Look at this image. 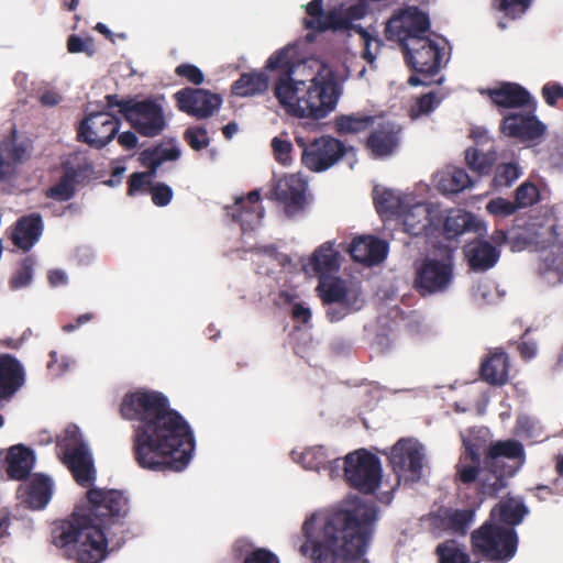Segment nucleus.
<instances>
[{"instance_id": "obj_22", "label": "nucleus", "mask_w": 563, "mask_h": 563, "mask_svg": "<svg viewBox=\"0 0 563 563\" xmlns=\"http://www.w3.org/2000/svg\"><path fill=\"white\" fill-rule=\"evenodd\" d=\"M24 382L25 371L21 362L9 353H0V402L11 400Z\"/></svg>"}, {"instance_id": "obj_1", "label": "nucleus", "mask_w": 563, "mask_h": 563, "mask_svg": "<svg viewBox=\"0 0 563 563\" xmlns=\"http://www.w3.org/2000/svg\"><path fill=\"white\" fill-rule=\"evenodd\" d=\"M120 416L133 424L132 453L144 470L180 472L195 451L194 432L161 391L136 389L124 395Z\"/></svg>"}, {"instance_id": "obj_21", "label": "nucleus", "mask_w": 563, "mask_h": 563, "mask_svg": "<svg viewBox=\"0 0 563 563\" xmlns=\"http://www.w3.org/2000/svg\"><path fill=\"white\" fill-rule=\"evenodd\" d=\"M274 198L284 205L285 213L294 217L306 206V184L296 176L279 180L273 190Z\"/></svg>"}, {"instance_id": "obj_46", "label": "nucleus", "mask_w": 563, "mask_h": 563, "mask_svg": "<svg viewBox=\"0 0 563 563\" xmlns=\"http://www.w3.org/2000/svg\"><path fill=\"white\" fill-rule=\"evenodd\" d=\"M271 147L273 156L278 164L283 166L291 165L294 161V146L289 140L285 139L283 135L275 136L271 142Z\"/></svg>"}, {"instance_id": "obj_9", "label": "nucleus", "mask_w": 563, "mask_h": 563, "mask_svg": "<svg viewBox=\"0 0 563 563\" xmlns=\"http://www.w3.org/2000/svg\"><path fill=\"white\" fill-rule=\"evenodd\" d=\"M58 446L63 450V462L76 483L82 487L89 486L95 481L93 461L77 426L66 428Z\"/></svg>"}, {"instance_id": "obj_37", "label": "nucleus", "mask_w": 563, "mask_h": 563, "mask_svg": "<svg viewBox=\"0 0 563 563\" xmlns=\"http://www.w3.org/2000/svg\"><path fill=\"white\" fill-rule=\"evenodd\" d=\"M528 514L527 507L522 503L514 500L500 501L490 512L493 519L499 520L509 526L519 525Z\"/></svg>"}, {"instance_id": "obj_53", "label": "nucleus", "mask_w": 563, "mask_h": 563, "mask_svg": "<svg viewBox=\"0 0 563 563\" xmlns=\"http://www.w3.org/2000/svg\"><path fill=\"white\" fill-rule=\"evenodd\" d=\"M518 209L515 202L501 197L494 198L488 201L486 210L493 216L509 217Z\"/></svg>"}, {"instance_id": "obj_23", "label": "nucleus", "mask_w": 563, "mask_h": 563, "mask_svg": "<svg viewBox=\"0 0 563 563\" xmlns=\"http://www.w3.org/2000/svg\"><path fill=\"white\" fill-rule=\"evenodd\" d=\"M510 360L503 347H495L482 361L479 373L490 386H504L509 380Z\"/></svg>"}, {"instance_id": "obj_26", "label": "nucleus", "mask_w": 563, "mask_h": 563, "mask_svg": "<svg viewBox=\"0 0 563 563\" xmlns=\"http://www.w3.org/2000/svg\"><path fill=\"white\" fill-rule=\"evenodd\" d=\"M464 257L474 272H486L499 260L500 252L488 241L476 239L463 247Z\"/></svg>"}, {"instance_id": "obj_16", "label": "nucleus", "mask_w": 563, "mask_h": 563, "mask_svg": "<svg viewBox=\"0 0 563 563\" xmlns=\"http://www.w3.org/2000/svg\"><path fill=\"white\" fill-rule=\"evenodd\" d=\"M174 98L179 111L199 120L211 117L222 103L220 95L201 88H183Z\"/></svg>"}, {"instance_id": "obj_33", "label": "nucleus", "mask_w": 563, "mask_h": 563, "mask_svg": "<svg viewBox=\"0 0 563 563\" xmlns=\"http://www.w3.org/2000/svg\"><path fill=\"white\" fill-rule=\"evenodd\" d=\"M340 254L333 244L327 242L319 246L310 257L309 265L318 275L336 272L340 268Z\"/></svg>"}, {"instance_id": "obj_38", "label": "nucleus", "mask_w": 563, "mask_h": 563, "mask_svg": "<svg viewBox=\"0 0 563 563\" xmlns=\"http://www.w3.org/2000/svg\"><path fill=\"white\" fill-rule=\"evenodd\" d=\"M77 173L75 169L69 168L66 169L65 173L59 178L58 183L52 187H49L45 191V196L47 198L57 200V201H67L75 196V184H76Z\"/></svg>"}, {"instance_id": "obj_42", "label": "nucleus", "mask_w": 563, "mask_h": 563, "mask_svg": "<svg viewBox=\"0 0 563 563\" xmlns=\"http://www.w3.org/2000/svg\"><path fill=\"white\" fill-rule=\"evenodd\" d=\"M522 174L517 162L500 163L495 168L493 183L495 187H510Z\"/></svg>"}, {"instance_id": "obj_34", "label": "nucleus", "mask_w": 563, "mask_h": 563, "mask_svg": "<svg viewBox=\"0 0 563 563\" xmlns=\"http://www.w3.org/2000/svg\"><path fill=\"white\" fill-rule=\"evenodd\" d=\"M317 289L324 305L342 303L353 299L345 282L339 277L321 279Z\"/></svg>"}, {"instance_id": "obj_8", "label": "nucleus", "mask_w": 563, "mask_h": 563, "mask_svg": "<svg viewBox=\"0 0 563 563\" xmlns=\"http://www.w3.org/2000/svg\"><path fill=\"white\" fill-rule=\"evenodd\" d=\"M472 544L487 561L504 563L516 554L518 538L511 528L485 523L473 532Z\"/></svg>"}, {"instance_id": "obj_17", "label": "nucleus", "mask_w": 563, "mask_h": 563, "mask_svg": "<svg viewBox=\"0 0 563 563\" xmlns=\"http://www.w3.org/2000/svg\"><path fill=\"white\" fill-rule=\"evenodd\" d=\"M530 110L529 113L512 112L501 120L500 131L505 135L523 143L539 144L547 132V126Z\"/></svg>"}, {"instance_id": "obj_29", "label": "nucleus", "mask_w": 563, "mask_h": 563, "mask_svg": "<svg viewBox=\"0 0 563 563\" xmlns=\"http://www.w3.org/2000/svg\"><path fill=\"white\" fill-rule=\"evenodd\" d=\"M421 522L435 537L446 531H457V509L440 507L421 518Z\"/></svg>"}, {"instance_id": "obj_7", "label": "nucleus", "mask_w": 563, "mask_h": 563, "mask_svg": "<svg viewBox=\"0 0 563 563\" xmlns=\"http://www.w3.org/2000/svg\"><path fill=\"white\" fill-rule=\"evenodd\" d=\"M442 211L433 203H417L404 214L405 231L410 235H442L446 240L457 238V217Z\"/></svg>"}, {"instance_id": "obj_24", "label": "nucleus", "mask_w": 563, "mask_h": 563, "mask_svg": "<svg viewBox=\"0 0 563 563\" xmlns=\"http://www.w3.org/2000/svg\"><path fill=\"white\" fill-rule=\"evenodd\" d=\"M349 253L353 261L373 266L386 258L388 244L371 235L357 236L350 244Z\"/></svg>"}, {"instance_id": "obj_11", "label": "nucleus", "mask_w": 563, "mask_h": 563, "mask_svg": "<svg viewBox=\"0 0 563 563\" xmlns=\"http://www.w3.org/2000/svg\"><path fill=\"white\" fill-rule=\"evenodd\" d=\"M123 118L139 134L145 137H155L166 128L163 106L154 98L136 100L129 106L126 103Z\"/></svg>"}, {"instance_id": "obj_28", "label": "nucleus", "mask_w": 563, "mask_h": 563, "mask_svg": "<svg viewBox=\"0 0 563 563\" xmlns=\"http://www.w3.org/2000/svg\"><path fill=\"white\" fill-rule=\"evenodd\" d=\"M525 455L523 445L517 440H505L492 443L484 457V464L492 472H496L495 467L500 457L508 460H519Z\"/></svg>"}, {"instance_id": "obj_48", "label": "nucleus", "mask_w": 563, "mask_h": 563, "mask_svg": "<svg viewBox=\"0 0 563 563\" xmlns=\"http://www.w3.org/2000/svg\"><path fill=\"white\" fill-rule=\"evenodd\" d=\"M441 100L442 98L433 91L422 95L416 100L415 104L411 107V118L415 119L420 115L430 113L440 104Z\"/></svg>"}, {"instance_id": "obj_20", "label": "nucleus", "mask_w": 563, "mask_h": 563, "mask_svg": "<svg viewBox=\"0 0 563 563\" xmlns=\"http://www.w3.org/2000/svg\"><path fill=\"white\" fill-rule=\"evenodd\" d=\"M490 101L498 108L518 109L528 107L531 111L536 110L537 102L530 92L516 82H501L498 87L482 90Z\"/></svg>"}, {"instance_id": "obj_58", "label": "nucleus", "mask_w": 563, "mask_h": 563, "mask_svg": "<svg viewBox=\"0 0 563 563\" xmlns=\"http://www.w3.org/2000/svg\"><path fill=\"white\" fill-rule=\"evenodd\" d=\"M435 553L439 563H457V541L451 539L440 543Z\"/></svg>"}, {"instance_id": "obj_51", "label": "nucleus", "mask_w": 563, "mask_h": 563, "mask_svg": "<svg viewBox=\"0 0 563 563\" xmlns=\"http://www.w3.org/2000/svg\"><path fill=\"white\" fill-rule=\"evenodd\" d=\"M184 140L195 151H201L210 144L208 131L205 126L188 128L184 132Z\"/></svg>"}, {"instance_id": "obj_50", "label": "nucleus", "mask_w": 563, "mask_h": 563, "mask_svg": "<svg viewBox=\"0 0 563 563\" xmlns=\"http://www.w3.org/2000/svg\"><path fill=\"white\" fill-rule=\"evenodd\" d=\"M460 220H462V223L460 224V235L465 232H474L478 238H484L486 235V224L479 217L471 212L460 210Z\"/></svg>"}, {"instance_id": "obj_31", "label": "nucleus", "mask_w": 563, "mask_h": 563, "mask_svg": "<svg viewBox=\"0 0 563 563\" xmlns=\"http://www.w3.org/2000/svg\"><path fill=\"white\" fill-rule=\"evenodd\" d=\"M497 161L495 146L487 148L470 147L465 151V163L478 177L488 175Z\"/></svg>"}, {"instance_id": "obj_25", "label": "nucleus", "mask_w": 563, "mask_h": 563, "mask_svg": "<svg viewBox=\"0 0 563 563\" xmlns=\"http://www.w3.org/2000/svg\"><path fill=\"white\" fill-rule=\"evenodd\" d=\"M43 229L42 216L33 212L16 220L12 227L10 239L18 249L27 252L38 241Z\"/></svg>"}, {"instance_id": "obj_56", "label": "nucleus", "mask_w": 563, "mask_h": 563, "mask_svg": "<svg viewBox=\"0 0 563 563\" xmlns=\"http://www.w3.org/2000/svg\"><path fill=\"white\" fill-rule=\"evenodd\" d=\"M67 51L71 54L85 53L92 56L96 52L91 37L81 38L76 34H71L67 38Z\"/></svg>"}, {"instance_id": "obj_43", "label": "nucleus", "mask_w": 563, "mask_h": 563, "mask_svg": "<svg viewBox=\"0 0 563 563\" xmlns=\"http://www.w3.org/2000/svg\"><path fill=\"white\" fill-rule=\"evenodd\" d=\"M463 446L465 449L466 459L471 462H481V456L483 453L486 454L488 450L485 433L482 430L472 432L468 437L463 439Z\"/></svg>"}, {"instance_id": "obj_18", "label": "nucleus", "mask_w": 563, "mask_h": 563, "mask_svg": "<svg viewBox=\"0 0 563 563\" xmlns=\"http://www.w3.org/2000/svg\"><path fill=\"white\" fill-rule=\"evenodd\" d=\"M401 142V126L391 121L374 124L364 146L373 158H385L394 155Z\"/></svg>"}, {"instance_id": "obj_39", "label": "nucleus", "mask_w": 563, "mask_h": 563, "mask_svg": "<svg viewBox=\"0 0 563 563\" xmlns=\"http://www.w3.org/2000/svg\"><path fill=\"white\" fill-rule=\"evenodd\" d=\"M3 146L11 161L21 163L30 156L32 141L27 137L19 139L16 130L12 129Z\"/></svg>"}, {"instance_id": "obj_6", "label": "nucleus", "mask_w": 563, "mask_h": 563, "mask_svg": "<svg viewBox=\"0 0 563 563\" xmlns=\"http://www.w3.org/2000/svg\"><path fill=\"white\" fill-rule=\"evenodd\" d=\"M454 250L448 245L415 263L413 289L422 297L444 292L453 280Z\"/></svg>"}, {"instance_id": "obj_19", "label": "nucleus", "mask_w": 563, "mask_h": 563, "mask_svg": "<svg viewBox=\"0 0 563 563\" xmlns=\"http://www.w3.org/2000/svg\"><path fill=\"white\" fill-rule=\"evenodd\" d=\"M260 200V191L252 190L246 197H238L232 206H228L227 214L240 224L243 232L252 231L260 225L264 214Z\"/></svg>"}, {"instance_id": "obj_60", "label": "nucleus", "mask_w": 563, "mask_h": 563, "mask_svg": "<svg viewBox=\"0 0 563 563\" xmlns=\"http://www.w3.org/2000/svg\"><path fill=\"white\" fill-rule=\"evenodd\" d=\"M242 563H279L278 556L265 548H257L249 552Z\"/></svg>"}, {"instance_id": "obj_52", "label": "nucleus", "mask_w": 563, "mask_h": 563, "mask_svg": "<svg viewBox=\"0 0 563 563\" xmlns=\"http://www.w3.org/2000/svg\"><path fill=\"white\" fill-rule=\"evenodd\" d=\"M357 300V296H353V299L343 301L342 303L328 305L329 307L325 312L328 320L330 322L341 321L352 310H356L360 308L355 307Z\"/></svg>"}, {"instance_id": "obj_30", "label": "nucleus", "mask_w": 563, "mask_h": 563, "mask_svg": "<svg viewBox=\"0 0 563 563\" xmlns=\"http://www.w3.org/2000/svg\"><path fill=\"white\" fill-rule=\"evenodd\" d=\"M25 503L32 509L44 508L52 497V482L47 476L35 475L24 487Z\"/></svg>"}, {"instance_id": "obj_62", "label": "nucleus", "mask_w": 563, "mask_h": 563, "mask_svg": "<svg viewBox=\"0 0 563 563\" xmlns=\"http://www.w3.org/2000/svg\"><path fill=\"white\" fill-rule=\"evenodd\" d=\"M152 180L146 179V174L133 173L128 180V195L133 197L139 191H148Z\"/></svg>"}, {"instance_id": "obj_40", "label": "nucleus", "mask_w": 563, "mask_h": 563, "mask_svg": "<svg viewBox=\"0 0 563 563\" xmlns=\"http://www.w3.org/2000/svg\"><path fill=\"white\" fill-rule=\"evenodd\" d=\"M433 183L444 196L457 195V166L448 165L433 175Z\"/></svg>"}, {"instance_id": "obj_45", "label": "nucleus", "mask_w": 563, "mask_h": 563, "mask_svg": "<svg viewBox=\"0 0 563 563\" xmlns=\"http://www.w3.org/2000/svg\"><path fill=\"white\" fill-rule=\"evenodd\" d=\"M533 0H493V8L505 16L518 19L527 12Z\"/></svg>"}, {"instance_id": "obj_10", "label": "nucleus", "mask_w": 563, "mask_h": 563, "mask_svg": "<svg viewBox=\"0 0 563 563\" xmlns=\"http://www.w3.org/2000/svg\"><path fill=\"white\" fill-rule=\"evenodd\" d=\"M346 483L363 494H373L382 482L379 459L365 449L349 453L344 459Z\"/></svg>"}, {"instance_id": "obj_54", "label": "nucleus", "mask_w": 563, "mask_h": 563, "mask_svg": "<svg viewBox=\"0 0 563 563\" xmlns=\"http://www.w3.org/2000/svg\"><path fill=\"white\" fill-rule=\"evenodd\" d=\"M150 194L153 203L157 207H166L170 203L174 197L173 189L165 183H155L151 185Z\"/></svg>"}, {"instance_id": "obj_57", "label": "nucleus", "mask_w": 563, "mask_h": 563, "mask_svg": "<svg viewBox=\"0 0 563 563\" xmlns=\"http://www.w3.org/2000/svg\"><path fill=\"white\" fill-rule=\"evenodd\" d=\"M142 155L151 156L152 158L159 161V164L162 165L166 161H177L180 156V150L176 146H155L153 148L144 150Z\"/></svg>"}, {"instance_id": "obj_15", "label": "nucleus", "mask_w": 563, "mask_h": 563, "mask_svg": "<svg viewBox=\"0 0 563 563\" xmlns=\"http://www.w3.org/2000/svg\"><path fill=\"white\" fill-rule=\"evenodd\" d=\"M120 522H100L92 521L86 528L82 539L79 540L75 552L70 559L77 563H100L108 554V536L111 533L112 526H123Z\"/></svg>"}, {"instance_id": "obj_3", "label": "nucleus", "mask_w": 563, "mask_h": 563, "mask_svg": "<svg viewBox=\"0 0 563 563\" xmlns=\"http://www.w3.org/2000/svg\"><path fill=\"white\" fill-rule=\"evenodd\" d=\"M430 19L417 7L396 11L387 21L385 37L399 45L404 59L412 75L410 86L440 84L434 77L449 60L450 47L445 38L430 36Z\"/></svg>"}, {"instance_id": "obj_2", "label": "nucleus", "mask_w": 563, "mask_h": 563, "mask_svg": "<svg viewBox=\"0 0 563 563\" xmlns=\"http://www.w3.org/2000/svg\"><path fill=\"white\" fill-rule=\"evenodd\" d=\"M376 520L374 503L358 497L347 499L327 517L317 534L310 532V520L305 521L302 532L307 540L300 552L312 563L356 561L366 553Z\"/></svg>"}, {"instance_id": "obj_32", "label": "nucleus", "mask_w": 563, "mask_h": 563, "mask_svg": "<svg viewBox=\"0 0 563 563\" xmlns=\"http://www.w3.org/2000/svg\"><path fill=\"white\" fill-rule=\"evenodd\" d=\"M268 88V77L262 71L244 73L236 79L231 92L238 97H251L263 93Z\"/></svg>"}, {"instance_id": "obj_35", "label": "nucleus", "mask_w": 563, "mask_h": 563, "mask_svg": "<svg viewBox=\"0 0 563 563\" xmlns=\"http://www.w3.org/2000/svg\"><path fill=\"white\" fill-rule=\"evenodd\" d=\"M375 117L355 112L351 114H341L335 117L334 126L339 134H357L373 128Z\"/></svg>"}, {"instance_id": "obj_47", "label": "nucleus", "mask_w": 563, "mask_h": 563, "mask_svg": "<svg viewBox=\"0 0 563 563\" xmlns=\"http://www.w3.org/2000/svg\"><path fill=\"white\" fill-rule=\"evenodd\" d=\"M539 188L531 181L522 183L515 192V203L520 208H528L539 202Z\"/></svg>"}, {"instance_id": "obj_41", "label": "nucleus", "mask_w": 563, "mask_h": 563, "mask_svg": "<svg viewBox=\"0 0 563 563\" xmlns=\"http://www.w3.org/2000/svg\"><path fill=\"white\" fill-rule=\"evenodd\" d=\"M300 463L306 470L320 471L331 463L327 450L322 445L306 449L300 455Z\"/></svg>"}, {"instance_id": "obj_55", "label": "nucleus", "mask_w": 563, "mask_h": 563, "mask_svg": "<svg viewBox=\"0 0 563 563\" xmlns=\"http://www.w3.org/2000/svg\"><path fill=\"white\" fill-rule=\"evenodd\" d=\"M355 31L361 35L364 42V49L362 56L365 60L372 64L376 58V53L372 51V45L375 44V49L377 51L383 45V42L377 36H373L367 30L363 29L362 26H357Z\"/></svg>"}, {"instance_id": "obj_36", "label": "nucleus", "mask_w": 563, "mask_h": 563, "mask_svg": "<svg viewBox=\"0 0 563 563\" xmlns=\"http://www.w3.org/2000/svg\"><path fill=\"white\" fill-rule=\"evenodd\" d=\"M323 0H311L306 5V12L310 19L305 20V26L309 30L325 31L336 24V14L331 12L324 15Z\"/></svg>"}, {"instance_id": "obj_61", "label": "nucleus", "mask_w": 563, "mask_h": 563, "mask_svg": "<svg viewBox=\"0 0 563 563\" xmlns=\"http://www.w3.org/2000/svg\"><path fill=\"white\" fill-rule=\"evenodd\" d=\"M468 137L473 140L474 146L485 148V146H494V139L485 126L474 125L470 129Z\"/></svg>"}, {"instance_id": "obj_27", "label": "nucleus", "mask_w": 563, "mask_h": 563, "mask_svg": "<svg viewBox=\"0 0 563 563\" xmlns=\"http://www.w3.org/2000/svg\"><path fill=\"white\" fill-rule=\"evenodd\" d=\"M34 451L24 445H12L5 456V472L10 479L24 481L26 479L35 464Z\"/></svg>"}, {"instance_id": "obj_63", "label": "nucleus", "mask_w": 563, "mask_h": 563, "mask_svg": "<svg viewBox=\"0 0 563 563\" xmlns=\"http://www.w3.org/2000/svg\"><path fill=\"white\" fill-rule=\"evenodd\" d=\"M545 103L555 107L558 101L563 99V86L559 82H547L541 90Z\"/></svg>"}, {"instance_id": "obj_59", "label": "nucleus", "mask_w": 563, "mask_h": 563, "mask_svg": "<svg viewBox=\"0 0 563 563\" xmlns=\"http://www.w3.org/2000/svg\"><path fill=\"white\" fill-rule=\"evenodd\" d=\"M175 74L179 77L186 78L187 81L198 86L205 80V75L196 65L184 63L175 68Z\"/></svg>"}, {"instance_id": "obj_64", "label": "nucleus", "mask_w": 563, "mask_h": 563, "mask_svg": "<svg viewBox=\"0 0 563 563\" xmlns=\"http://www.w3.org/2000/svg\"><path fill=\"white\" fill-rule=\"evenodd\" d=\"M481 471V462H472V465L463 466L460 470V482L465 484L473 483Z\"/></svg>"}, {"instance_id": "obj_13", "label": "nucleus", "mask_w": 563, "mask_h": 563, "mask_svg": "<svg viewBox=\"0 0 563 563\" xmlns=\"http://www.w3.org/2000/svg\"><path fill=\"white\" fill-rule=\"evenodd\" d=\"M423 459L421 445L409 439L398 440L388 457L398 481L405 483H417L421 479Z\"/></svg>"}, {"instance_id": "obj_12", "label": "nucleus", "mask_w": 563, "mask_h": 563, "mask_svg": "<svg viewBox=\"0 0 563 563\" xmlns=\"http://www.w3.org/2000/svg\"><path fill=\"white\" fill-rule=\"evenodd\" d=\"M302 146L301 163L311 172L320 173L336 164L346 153L345 144L330 135H322L306 144L303 139H297Z\"/></svg>"}, {"instance_id": "obj_14", "label": "nucleus", "mask_w": 563, "mask_h": 563, "mask_svg": "<svg viewBox=\"0 0 563 563\" xmlns=\"http://www.w3.org/2000/svg\"><path fill=\"white\" fill-rule=\"evenodd\" d=\"M121 120L108 111L87 114L77 129L78 140L100 150L118 134Z\"/></svg>"}, {"instance_id": "obj_49", "label": "nucleus", "mask_w": 563, "mask_h": 563, "mask_svg": "<svg viewBox=\"0 0 563 563\" xmlns=\"http://www.w3.org/2000/svg\"><path fill=\"white\" fill-rule=\"evenodd\" d=\"M374 203L379 214H396L400 207V199L391 190L385 189L374 197Z\"/></svg>"}, {"instance_id": "obj_44", "label": "nucleus", "mask_w": 563, "mask_h": 563, "mask_svg": "<svg viewBox=\"0 0 563 563\" xmlns=\"http://www.w3.org/2000/svg\"><path fill=\"white\" fill-rule=\"evenodd\" d=\"M34 264L35 261L32 256H26L21 261L19 268L9 279L10 289L18 290L31 284Z\"/></svg>"}, {"instance_id": "obj_5", "label": "nucleus", "mask_w": 563, "mask_h": 563, "mask_svg": "<svg viewBox=\"0 0 563 563\" xmlns=\"http://www.w3.org/2000/svg\"><path fill=\"white\" fill-rule=\"evenodd\" d=\"M129 512V498L123 490L89 488L84 505L77 506L68 519L54 522L52 543L70 559L92 521L120 522Z\"/></svg>"}, {"instance_id": "obj_4", "label": "nucleus", "mask_w": 563, "mask_h": 563, "mask_svg": "<svg viewBox=\"0 0 563 563\" xmlns=\"http://www.w3.org/2000/svg\"><path fill=\"white\" fill-rule=\"evenodd\" d=\"M265 68L280 73L274 85V95L289 115L320 120L335 109L341 92L331 70L319 71L309 81L295 80L296 64L287 47L276 51L267 59Z\"/></svg>"}]
</instances>
